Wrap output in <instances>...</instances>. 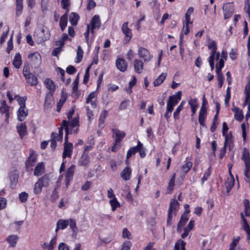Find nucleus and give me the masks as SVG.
<instances>
[{"instance_id": "1", "label": "nucleus", "mask_w": 250, "mask_h": 250, "mask_svg": "<svg viewBox=\"0 0 250 250\" xmlns=\"http://www.w3.org/2000/svg\"><path fill=\"white\" fill-rule=\"evenodd\" d=\"M181 91H178L176 94L169 97L167 102V110L164 117L168 121L171 115L173 107L176 105L181 99Z\"/></svg>"}, {"instance_id": "21", "label": "nucleus", "mask_w": 250, "mask_h": 250, "mask_svg": "<svg viewBox=\"0 0 250 250\" xmlns=\"http://www.w3.org/2000/svg\"><path fill=\"white\" fill-rule=\"evenodd\" d=\"M225 19H228L231 17L233 14L232 8L229 4H226L223 7Z\"/></svg>"}, {"instance_id": "6", "label": "nucleus", "mask_w": 250, "mask_h": 250, "mask_svg": "<svg viewBox=\"0 0 250 250\" xmlns=\"http://www.w3.org/2000/svg\"><path fill=\"white\" fill-rule=\"evenodd\" d=\"M31 65L35 67L39 66L41 63V56L38 52L30 53L28 55Z\"/></svg>"}, {"instance_id": "28", "label": "nucleus", "mask_w": 250, "mask_h": 250, "mask_svg": "<svg viewBox=\"0 0 250 250\" xmlns=\"http://www.w3.org/2000/svg\"><path fill=\"white\" fill-rule=\"evenodd\" d=\"M232 110L234 112L235 119L239 122L242 121L244 118L242 111L238 107H235L232 109Z\"/></svg>"}, {"instance_id": "54", "label": "nucleus", "mask_w": 250, "mask_h": 250, "mask_svg": "<svg viewBox=\"0 0 250 250\" xmlns=\"http://www.w3.org/2000/svg\"><path fill=\"white\" fill-rule=\"evenodd\" d=\"M110 204L112 207V210L114 211L116 208L120 206V204L117 200L116 198H113V199L110 201Z\"/></svg>"}, {"instance_id": "18", "label": "nucleus", "mask_w": 250, "mask_h": 250, "mask_svg": "<svg viewBox=\"0 0 250 250\" xmlns=\"http://www.w3.org/2000/svg\"><path fill=\"white\" fill-rule=\"evenodd\" d=\"M28 115V110L25 107H20L18 110V119L22 121Z\"/></svg>"}, {"instance_id": "60", "label": "nucleus", "mask_w": 250, "mask_h": 250, "mask_svg": "<svg viewBox=\"0 0 250 250\" xmlns=\"http://www.w3.org/2000/svg\"><path fill=\"white\" fill-rule=\"evenodd\" d=\"M129 102V100H125L123 101L120 104L119 109L120 110H123L126 109Z\"/></svg>"}, {"instance_id": "32", "label": "nucleus", "mask_w": 250, "mask_h": 250, "mask_svg": "<svg viewBox=\"0 0 250 250\" xmlns=\"http://www.w3.org/2000/svg\"><path fill=\"white\" fill-rule=\"evenodd\" d=\"M234 184V178L233 177H228L226 182H225V187L227 188V191L229 192L233 187Z\"/></svg>"}, {"instance_id": "51", "label": "nucleus", "mask_w": 250, "mask_h": 250, "mask_svg": "<svg viewBox=\"0 0 250 250\" xmlns=\"http://www.w3.org/2000/svg\"><path fill=\"white\" fill-rule=\"evenodd\" d=\"M83 51L82 49L81 48L80 46H78L77 53V60L76 61V62L78 63L80 62L83 59Z\"/></svg>"}, {"instance_id": "15", "label": "nucleus", "mask_w": 250, "mask_h": 250, "mask_svg": "<svg viewBox=\"0 0 250 250\" xmlns=\"http://www.w3.org/2000/svg\"><path fill=\"white\" fill-rule=\"evenodd\" d=\"M75 167L74 165H71L66 170L65 174V181L66 185H68L69 181H71L75 171Z\"/></svg>"}, {"instance_id": "17", "label": "nucleus", "mask_w": 250, "mask_h": 250, "mask_svg": "<svg viewBox=\"0 0 250 250\" xmlns=\"http://www.w3.org/2000/svg\"><path fill=\"white\" fill-rule=\"evenodd\" d=\"M179 207V202L175 199H171L170 202L169 211L173 212V214L176 215Z\"/></svg>"}, {"instance_id": "61", "label": "nucleus", "mask_w": 250, "mask_h": 250, "mask_svg": "<svg viewBox=\"0 0 250 250\" xmlns=\"http://www.w3.org/2000/svg\"><path fill=\"white\" fill-rule=\"evenodd\" d=\"M131 246V244L130 241H125L123 243L122 248L120 250H130Z\"/></svg>"}, {"instance_id": "23", "label": "nucleus", "mask_w": 250, "mask_h": 250, "mask_svg": "<svg viewBox=\"0 0 250 250\" xmlns=\"http://www.w3.org/2000/svg\"><path fill=\"white\" fill-rule=\"evenodd\" d=\"M176 177V173H174L172 174V176L168 182V186L167 189V193L168 194H170L172 193L174 187L175 186V180Z\"/></svg>"}, {"instance_id": "24", "label": "nucleus", "mask_w": 250, "mask_h": 250, "mask_svg": "<svg viewBox=\"0 0 250 250\" xmlns=\"http://www.w3.org/2000/svg\"><path fill=\"white\" fill-rule=\"evenodd\" d=\"M16 0V15L17 17L21 15L22 12L23 5V0Z\"/></svg>"}, {"instance_id": "49", "label": "nucleus", "mask_w": 250, "mask_h": 250, "mask_svg": "<svg viewBox=\"0 0 250 250\" xmlns=\"http://www.w3.org/2000/svg\"><path fill=\"white\" fill-rule=\"evenodd\" d=\"M192 166V163L190 161L187 162L182 167L183 172L187 173L191 168Z\"/></svg>"}, {"instance_id": "35", "label": "nucleus", "mask_w": 250, "mask_h": 250, "mask_svg": "<svg viewBox=\"0 0 250 250\" xmlns=\"http://www.w3.org/2000/svg\"><path fill=\"white\" fill-rule=\"evenodd\" d=\"M167 73H162L159 77L154 80L153 82V85L154 86H158L163 83L167 77Z\"/></svg>"}, {"instance_id": "41", "label": "nucleus", "mask_w": 250, "mask_h": 250, "mask_svg": "<svg viewBox=\"0 0 250 250\" xmlns=\"http://www.w3.org/2000/svg\"><path fill=\"white\" fill-rule=\"evenodd\" d=\"M186 243L182 239L179 240L175 244L174 250H180V247L181 248V250H186L185 246Z\"/></svg>"}, {"instance_id": "62", "label": "nucleus", "mask_w": 250, "mask_h": 250, "mask_svg": "<svg viewBox=\"0 0 250 250\" xmlns=\"http://www.w3.org/2000/svg\"><path fill=\"white\" fill-rule=\"evenodd\" d=\"M239 239V237H237L236 238H234L233 239V241L230 243L229 245V249H230L231 250H234L235 247L238 243Z\"/></svg>"}, {"instance_id": "11", "label": "nucleus", "mask_w": 250, "mask_h": 250, "mask_svg": "<svg viewBox=\"0 0 250 250\" xmlns=\"http://www.w3.org/2000/svg\"><path fill=\"white\" fill-rule=\"evenodd\" d=\"M117 68L122 72H125L127 69V63L126 61L121 58H118L116 61Z\"/></svg>"}, {"instance_id": "22", "label": "nucleus", "mask_w": 250, "mask_h": 250, "mask_svg": "<svg viewBox=\"0 0 250 250\" xmlns=\"http://www.w3.org/2000/svg\"><path fill=\"white\" fill-rule=\"evenodd\" d=\"M188 220V217L186 214H183L181 217V219L178 224L177 231L178 232H181V228L186 224Z\"/></svg>"}, {"instance_id": "58", "label": "nucleus", "mask_w": 250, "mask_h": 250, "mask_svg": "<svg viewBox=\"0 0 250 250\" xmlns=\"http://www.w3.org/2000/svg\"><path fill=\"white\" fill-rule=\"evenodd\" d=\"M28 194L25 192H22L19 195V198L20 201L22 202H25L28 198Z\"/></svg>"}, {"instance_id": "10", "label": "nucleus", "mask_w": 250, "mask_h": 250, "mask_svg": "<svg viewBox=\"0 0 250 250\" xmlns=\"http://www.w3.org/2000/svg\"><path fill=\"white\" fill-rule=\"evenodd\" d=\"M73 149L72 144H64L62 157L65 159L66 157H71Z\"/></svg>"}, {"instance_id": "9", "label": "nucleus", "mask_w": 250, "mask_h": 250, "mask_svg": "<svg viewBox=\"0 0 250 250\" xmlns=\"http://www.w3.org/2000/svg\"><path fill=\"white\" fill-rule=\"evenodd\" d=\"M219 67L216 68V72L217 73V81L218 82V86L219 88H221L223 86L224 76L222 72V69L223 67V62H221Z\"/></svg>"}, {"instance_id": "45", "label": "nucleus", "mask_w": 250, "mask_h": 250, "mask_svg": "<svg viewBox=\"0 0 250 250\" xmlns=\"http://www.w3.org/2000/svg\"><path fill=\"white\" fill-rule=\"evenodd\" d=\"M243 229L246 232L247 234V239H250V227L248 224L247 219H244V222H243Z\"/></svg>"}, {"instance_id": "7", "label": "nucleus", "mask_w": 250, "mask_h": 250, "mask_svg": "<svg viewBox=\"0 0 250 250\" xmlns=\"http://www.w3.org/2000/svg\"><path fill=\"white\" fill-rule=\"evenodd\" d=\"M128 22L127 21L123 23L122 27V31L124 34L125 35L124 39L125 41V43H128L132 38V32L131 30L128 27Z\"/></svg>"}, {"instance_id": "50", "label": "nucleus", "mask_w": 250, "mask_h": 250, "mask_svg": "<svg viewBox=\"0 0 250 250\" xmlns=\"http://www.w3.org/2000/svg\"><path fill=\"white\" fill-rule=\"evenodd\" d=\"M138 150L137 149V146L131 147L127 151V158L129 159L132 155H135Z\"/></svg>"}, {"instance_id": "33", "label": "nucleus", "mask_w": 250, "mask_h": 250, "mask_svg": "<svg viewBox=\"0 0 250 250\" xmlns=\"http://www.w3.org/2000/svg\"><path fill=\"white\" fill-rule=\"evenodd\" d=\"M108 115L107 111L104 110H103L99 117V126L100 127L103 128L104 126V120Z\"/></svg>"}, {"instance_id": "29", "label": "nucleus", "mask_w": 250, "mask_h": 250, "mask_svg": "<svg viewBox=\"0 0 250 250\" xmlns=\"http://www.w3.org/2000/svg\"><path fill=\"white\" fill-rule=\"evenodd\" d=\"M21 63L22 61L21 55L19 53H17L16 54L14 58L13 64L16 68H19L21 66Z\"/></svg>"}, {"instance_id": "19", "label": "nucleus", "mask_w": 250, "mask_h": 250, "mask_svg": "<svg viewBox=\"0 0 250 250\" xmlns=\"http://www.w3.org/2000/svg\"><path fill=\"white\" fill-rule=\"evenodd\" d=\"M225 137V141L224 146H229V149L230 150L233 146V141L232 139V135L231 132L229 134L224 135Z\"/></svg>"}, {"instance_id": "42", "label": "nucleus", "mask_w": 250, "mask_h": 250, "mask_svg": "<svg viewBox=\"0 0 250 250\" xmlns=\"http://www.w3.org/2000/svg\"><path fill=\"white\" fill-rule=\"evenodd\" d=\"M137 149L139 152L141 157L144 158L146 156L145 149L143 147V145L139 141H138V145L137 146Z\"/></svg>"}, {"instance_id": "64", "label": "nucleus", "mask_w": 250, "mask_h": 250, "mask_svg": "<svg viewBox=\"0 0 250 250\" xmlns=\"http://www.w3.org/2000/svg\"><path fill=\"white\" fill-rule=\"evenodd\" d=\"M248 105V109H250V95H245V99L244 103V106Z\"/></svg>"}, {"instance_id": "20", "label": "nucleus", "mask_w": 250, "mask_h": 250, "mask_svg": "<svg viewBox=\"0 0 250 250\" xmlns=\"http://www.w3.org/2000/svg\"><path fill=\"white\" fill-rule=\"evenodd\" d=\"M89 162V157L87 153H83L78 161V165L81 166H86Z\"/></svg>"}, {"instance_id": "38", "label": "nucleus", "mask_w": 250, "mask_h": 250, "mask_svg": "<svg viewBox=\"0 0 250 250\" xmlns=\"http://www.w3.org/2000/svg\"><path fill=\"white\" fill-rule=\"evenodd\" d=\"M79 16L75 13H71L69 16V21L72 25H76L79 19Z\"/></svg>"}, {"instance_id": "48", "label": "nucleus", "mask_w": 250, "mask_h": 250, "mask_svg": "<svg viewBox=\"0 0 250 250\" xmlns=\"http://www.w3.org/2000/svg\"><path fill=\"white\" fill-rule=\"evenodd\" d=\"M68 123L69 130H71L72 127H75L79 125V118L75 117L70 123L68 122Z\"/></svg>"}, {"instance_id": "36", "label": "nucleus", "mask_w": 250, "mask_h": 250, "mask_svg": "<svg viewBox=\"0 0 250 250\" xmlns=\"http://www.w3.org/2000/svg\"><path fill=\"white\" fill-rule=\"evenodd\" d=\"M207 111H203V110H200L199 115V123L201 125L204 126L205 125V121L207 116Z\"/></svg>"}, {"instance_id": "46", "label": "nucleus", "mask_w": 250, "mask_h": 250, "mask_svg": "<svg viewBox=\"0 0 250 250\" xmlns=\"http://www.w3.org/2000/svg\"><path fill=\"white\" fill-rule=\"evenodd\" d=\"M39 181L41 182V183L43 187H47L49 185L50 180L48 176L45 175L40 178Z\"/></svg>"}, {"instance_id": "56", "label": "nucleus", "mask_w": 250, "mask_h": 250, "mask_svg": "<svg viewBox=\"0 0 250 250\" xmlns=\"http://www.w3.org/2000/svg\"><path fill=\"white\" fill-rule=\"evenodd\" d=\"M230 99V87H228L227 89L226 95L225 96V104L227 106H228L229 105V101Z\"/></svg>"}, {"instance_id": "3", "label": "nucleus", "mask_w": 250, "mask_h": 250, "mask_svg": "<svg viewBox=\"0 0 250 250\" xmlns=\"http://www.w3.org/2000/svg\"><path fill=\"white\" fill-rule=\"evenodd\" d=\"M68 225H69L73 231V235L76 236L78 228L76 226V220L75 219L71 218L68 220L59 219L57 223V226L61 229H65Z\"/></svg>"}, {"instance_id": "39", "label": "nucleus", "mask_w": 250, "mask_h": 250, "mask_svg": "<svg viewBox=\"0 0 250 250\" xmlns=\"http://www.w3.org/2000/svg\"><path fill=\"white\" fill-rule=\"evenodd\" d=\"M44 83L47 88L49 89L50 92L53 93L55 90V85L53 82L49 79H47L45 80Z\"/></svg>"}, {"instance_id": "5", "label": "nucleus", "mask_w": 250, "mask_h": 250, "mask_svg": "<svg viewBox=\"0 0 250 250\" xmlns=\"http://www.w3.org/2000/svg\"><path fill=\"white\" fill-rule=\"evenodd\" d=\"M38 155L33 150H30L29 156L25 161V166L26 170H32L33 167L37 161Z\"/></svg>"}, {"instance_id": "30", "label": "nucleus", "mask_w": 250, "mask_h": 250, "mask_svg": "<svg viewBox=\"0 0 250 250\" xmlns=\"http://www.w3.org/2000/svg\"><path fill=\"white\" fill-rule=\"evenodd\" d=\"M67 23V13H65L62 15L60 21V26L62 31H63L65 27H66Z\"/></svg>"}, {"instance_id": "43", "label": "nucleus", "mask_w": 250, "mask_h": 250, "mask_svg": "<svg viewBox=\"0 0 250 250\" xmlns=\"http://www.w3.org/2000/svg\"><path fill=\"white\" fill-rule=\"evenodd\" d=\"M194 8L192 7H190L187 13L185 15L186 21H187V23H192V22L190 21V15L193 13Z\"/></svg>"}, {"instance_id": "63", "label": "nucleus", "mask_w": 250, "mask_h": 250, "mask_svg": "<svg viewBox=\"0 0 250 250\" xmlns=\"http://www.w3.org/2000/svg\"><path fill=\"white\" fill-rule=\"evenodd\" d=\"M7 204V200L3 197H0V210L4 209Z\"/></svg>"}, {"instance_id": "47", "label": "nucleus", "mask_w": 250, "mask_h": 250, "mask_svg": "<svg viewBox=\"0 0 250 250\" xmlns=\"http://www.w3.org/2000/svg\"><path fill=\"white\" fill-rule=\"evenodd\" d=\"M43 185H42L41 182L38 180L37 182H36L34 185V192L36 194H39L42 189Z\"/></svg>"}, {"instance_id": "25", "label": "nucleus", "mask_w": 250, "mask_h": 250, "mask_svg": "<svg viewBox=\"0 0 250 250\" xmlns=\"http://www.w3.org/2000/svg\"><path fill=\"white\" fill-rule=\"evenodd\" d=\"M131 169L129 167H126L121 172V176L125 181H128L130 179Z\"/></svg>"}, {"instance_id": "12", "label": "nucleus", "mask_w": 250, "mask_h": 250, "mask_svg": "<svg viewBox=\"0 0 250 250\" xmlns=\"http://www.w3.org/2000/svg\"><path fill=\"white\" fill-rule=\"evenodd\" d=\"M112 131L113 133V137L115 136V140L116 142H121L126 135L125 132L118 129H112Z\"/></svg>"}, {"instance_id": "44", "label": "nucleus", "mask_w": 250, "mask_h": 250, "mask_svg": "<svg viewBox=\"0 0 250 250\" xmlns=\"http://www.w3.org/2000/svg\"><path fill=\"white\" fill-rule=\"evenodd\" d=\"M244 204L245 206V213L246 216H250V201L248 199H245L244 200Z\"/></svg>"}, {"instance_id": "37", "label": "nucleus", "mask_w": 250, "mask_h": 250, "mask_svg": "<svg viewBox=\"0 0 250 250\" xmlns=\"http://www.w3.org/2000/svg\"><path fill=\"white\" fill-rule=\"evenodd\" d=\"M79 83V75L76 77L74 82L73 83V88H72V94H75L77 97H78L79 95V91H78V85Z\"/></svg>"}, {"instance_id": "31", "label": "nucleus", "mask_w": 250, "mask_h": 250, "mask_svg": "<svg viewBox=\"0 0 250 250\" xmlns=\"http://www.w3.org/2000/svg\"><path fill=\"white\" fill-rule=\"evenodd\" d=\"M18 238V236L16 235H11L7 238L6 241L8 242L10 247H15Z\"/></svg>"}, {"instance_id": "4", "label": "nucleus", "mask_w": 250, "mask_h": 250, "mask_svg": "<svg viewBox=\"0 0 250 250\" xmlns=\"http://www.w3.org/2000/svg\"><path fill=\"white\" fill-rule=\"evenodd\" d=\"M29 65L25 64L23 68V74L27 83L31 85H35L38 83L37 77L29 71Z\"/></svg>"}, {"instance_id": "27", "label": "nucleus", "mask_w": 250, "mask_h": 250, "mask_svg": "<svg viewBox=\"0 0 250 250\" xmlns=\"http://www.w3.org/2000/svg\"><path fill=\"white\" fill-rule=\"evenodd\" d=\"M17 130L21 138L27 134V127L25 124H21L17 126Z\"/></svg>"}, {"instance_id": "13", "label": "nucleus", "mask_w": 250, "mask_h": 250, "mask_svg": "<svg viewBox=\"0 0 250 250\" xmlns=\"http://www.w3.org/2000/svg\"><path fill=\"white\" fill-rule=\"evenodd\" d=\"M90 24L91 25V32L93 33L95 29H98L101 26L99 16L95 15L91 20Z\"/></svg>"}, {"instance_id": "16", "label": "nucleus", "mask_w": 250, "mask_h": 250, "mask_svg": "<svg viewBox=\"0 0 250 250\" xmlns=\"http://www.w3.org/2000/svg\"><path fill=\"white\" fill-rule=\"evenodd\" d=\"M134 67L135 71L138 74H140L143 70L144 63L142 61L136 59L134 61Z\"/></svg>"}, {"instance_id": "53", "label": "nucleus", "mask_w": 250, "mask_h": 250, "mask_svg": "<svg viewBox=\"0 0 250 250\" xmlns=\"http://www.w3.org/2000/svg\"><path fill=\"white\" fill-rule=\"evenodd\" d=\"M70 5L69 0H61V5L62 8L63 9L66 10V11L65 13H67L68 11H69V7Z\"/></svg>"}, {"instance_id": "2", "label": "nucleus", "mask_w": 250, "mask_h": 250, "mask_svg": "<svg viewBox=\"0 0 250 250\" xmlns=\"http://www.w3.org/2000/svg\"><path fill=\"white\" fill-rule=\"evenodd\" d=\"M242 159L245 164V180L247 183H250V154L249 150L246 147L243 149Z\"/></svg>"}, {"instance_id": "57", "label": "nucleus", "mask_w": 250, "mask_h": 250, "mask_svg": "<svg viewBox=\"0 0 250 250\" xmlns=\"http://www.w3.org/2000/svg\"><path fill=\"white\" fill-rule=\"evenodd\" d=\"M244 10L247 12L250 18V0H245Z\"/></svg>"}, {"instance_id": "55", "label": "nucleus", "mask_w": 250, "mask_h": 250, "mask_svg": "<svg viewBox=\"0 0 250 250\" xmlns=\"http://www.w3.org/2000/svg\"><path fill=\"white\" fill-rule=\"evenodd\" d=\"M211 167H209L207 170L204 173L203 177L201 179L202 183H204L207 181L211 174Z\"/></svg>"}, {"instance_id": "52", "label": "nucleus", "mask_w": 250, "mask_h": 250, "mask_svg": "<svg viewBox=\"0 0 250 250\" xmlns=\"http://www.w3.org/2000/svg\"><path fill=\"white\" fill-rule=\"evenodd\" d=\"M91 65L88 66L85 71V73L84 76L83 83L85 84H86L88 82L89 78V70L91 68Z\"/></svg>"}, {"instance_id": "34", "label": "nucleus", "mask_w": 250, "mask_h": 250, "mask_svg": "<svg viewBox=\"0 0 250 250\" xmlns=\"http://www.w3.org/2000/svg\"><path fill=\"white\" fill-rule=\"evenodd\" d=\"M53 103V93L52 92L47 93L46 95L44 105L45 107H50Z\"/></svg>"}, {"instance_id": "8", "label": "nucleus", "mask_w": 250, "mask_h": 250, "mask_svg": "<svg viewBox=\"0 0 250 250\" xmlns=\"http://www.w3.org/2000/svg\"><path fill=\"white\" fill-rule=\"evenodd\" d=\"M138 54L140 57L142 58L145 62H148L152 59V56L150 55L149 51L145 48L140 47L138 50Z\"/></svg>"}, {"instance_id": "40", "label": "nucleus", "mask_w": 250, "mask_h": 250, "mask_svg": "<svg viewBox=\"0 0 250 250\" xmlns=\"http://www.w3.org/2000/svg\"><path fill=\"white\" fill-rule=\"evenodd\" d=\"M228 58V53L226 50H223L221 53V58L219 60V61L216 64V68L219 67L220 65V62H222L223 64V67L224 66V62L226 61Z\"/></svg>"}, {"instance_id": "26", "label": "nucleus", "mask_w": 250, "mask_h": 250, "mask_svg": "<svg viewBox=\"0 0 250 250\" xmlns=\"http://www.w3.org/2000/svg\"><path fill=\"white\" fill-rule=\"evenodd\" d=\"M62 125L65 127L66 132L64 144H72L71 143H69L68 142V135L69 133H72V130H69L68 127V122L66 120H63L62 122Z\"/></svg>"}, {"instance_id": "59", "label": "nucleus", "mask_w": 250, "mask_h": 250, "mask_svg": "<svg viewBox=\"0 0 250 250\" xmlns=\"http://www.w3.org/2000/svg\"><path fill=\"white\" fill-rule=\"evenodd\" d=\"M9 32V28L8 27L6 31L3 32L2 35L0 38V43L2 44L5 40V39L7 38L8 34Z\"/></svg>"}, {"instance_id": "14", "label": "nucleus", "mask_w": 250, "mask_h": 250, "mask_svg": "<svg viewBox=\"0 0 250 250\" xmlns=\"http://www.w3.org/2000/svg\"><path fill=\"white\" fill-rule=\"evenodd\" d=\"M45 171L44 164L43 162L39 163L36 166L34 175L36 176H39L42 174Z\"/></svg>"}]
</instances>
